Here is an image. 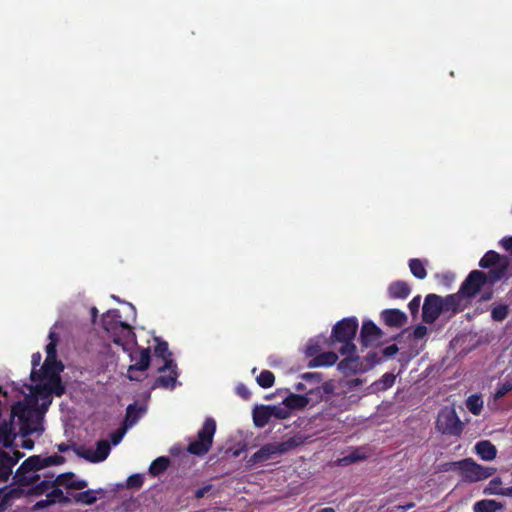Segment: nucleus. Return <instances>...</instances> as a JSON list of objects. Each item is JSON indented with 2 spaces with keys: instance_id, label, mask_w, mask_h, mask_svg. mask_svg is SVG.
I'll return each mask as SVG.
<instances>
[{
  "instance_id": "1",
  "label": "nucleus",
  "mask_w": 512,
  "mask_h": 512,
  "mask_svg": "<svg viewBox=\"0 0 512 512\" xmlns=\"http://www.w3.org/2000/svg\"><path fill=\"white\" fill-rule=\"evenodd\" d=\"M120 311L112 309L103 314L102 326L110 335L112 341L126 351L132 350L136 346V335L133 328L120 320Z\"/></svg>"
},
{
  "instance_id": "2",
  "label": "nucleus",
  "mask_w": 512,
  "mask_h": 512,
  "mask_svg": "<svg viewBox=\"0 0 512 512\" xmlns=\"http://www.w3.org/2000/svg\"><path fill=\"white\" fill-rule=\"evenodd\" d=\"M358 326V319L355 316L343 318L333 326L331 340L334 343H343V346L340 348L341 354L356 353V345L353 343V340Z\"/></svg>"
},
{
  "instance_id": "3",
  "label": "nucleus",
  "mask_w": 512,
  "mask_h": 512,
  "mask_svg": "<svg viewBox=\"0 0 512 512\" xmlns=\"http://www.w3.org/2000/svg\"><path fill=\"white\" fill-rule=\"evenodd\" d=\"M446 465L449 466V469L458 470L463 480L470 483L485 480L496 471L495 468L485 467L476 463L472 458L451 462ZM445 470H448V468Z\"/></svg>"
},
{
  "instance_id": "4",
  "label": "nucleus",
  "mask_w": 512,
  "mask_h": 512,
  "mask_svg": "<svg viewBox=\"0 0 512 512\" xmlns=\"http://www.w3.org/2000/svg\"><path fill=\"white\" fill-rule=\"evenodd\" d=\"M500 274L494 271L487 273L480 270H472L462 282L459 291L465 298H472L485 284L493 285L500 281Z\"/></svg>"
},
{
  "instance_id": "5",
  "label": "nucleus",
  "mask_w": 512,
  "mask_h": 512,
  "mask_svg": "<svg viewBox=\"0 0 512 512\" xmlns=\"http://www.w3.org/2000/svg\"><path fill=\"white\" fill-rule=\"evenodd\" d=\"M216 432V421L212 417L205 419L202 428L198 431L197 439L191 441L187 451L196 456H203L211 449Z\"/></svg>"
},
{
  "instance_id": "6",
  "label": "nucleus",
  "mask_w": 512,
  "mask_h": 512,
  "mask_svg": "<svg viewBox=\"0 0 512 512\" xmlns=\"http://www.w3.org/2000/svg\"><path fill=\"white\" fill-rule=\"evenodd\" d=\"M436 428L443 435L459 437L463 432L464 424L453 406H445L438 413Z\"/></svg>"
},
{
  "instance_id": "7",
  "label": "nucleus",
  "mask_w": 512,
  "mask_h": 512,
  "mask_svg": "<svg viewBox=\"0 0 512 512\" xmlns=\"http://www.w3.org/2000/svg\"><path fill=\"white\" fill-rule=\"evenodd\" d=\"M295 445L296 444L292 438L285 442L265 444L248 459L247 465L251 467L256 464L263 463L271 459L274 455L287 452Z\"/></svg>"
},
{
  "instance_id": "8",
  "label": "nucleus",
  "mask_w": 512,
  "mask_h": 512,
  "mask_svg": "<svg viewBox=\"0 0 512 512\" xmlns=\"http://www.w3.org/2000/svg\"><path fill=\"white\" fill-rule=\"evenodd\" d=\"M110 450L111 447L107 440L97 441L96 450L85 448L82 445H73V451L77 456L84 458L85 460L92 463L104 461L108 457Z\"/></svg>"
},
{
  "instance_id": "9",
  "label": "nucleus",
  "mask_w": 512,
  "mask_h": 512,
  "mask_svg": "<svg viewBox=\"0 0 512 512\" xmlns=\"http://www.w3.org/2000/svg\"><path fill=\"white\" fill-rule=\"evenodd\" d=\"M479 267L499 273L500 280L505 277L509 268V260L507 256L500 255L494 250L487 251L479 261Z\"/></svg>"
},
{
  "instance_id": "10",
  "label": "nucleus",
  "mask_w": 512,
  "mask_h": 512,
  "mask_svg": "<svg viewBox=\"0 0 512 512\" xmlns=\"http://www.w3.org/2000/svg\"><path fill=\"white\" fill-rule=\"evenodd\" d=\"M169 371V374L166 376H159L155 379L152 389L163 388L173 390L177 384L178 371L177 364L173 361V359H168L163 363L162 366L158 368V372L163 373Z\"/></svg>"
},
{
  "instance_id": "11",
  "label": "nucleus",
  "mask_w": 512,
  "mask_h": 512,
  "mask_svg": "<svg viewBox=\"0 0 512 512\" xmlns=\"http://www.w3.org/2000/svg\"><path fill=\"white\" fill-rule=\"evenodd\" d=\"M442 313V297L434 293L426 295L422 307L423 322L432 324L439 318Z\"/></svg>"
},
{
  "instance_id": "12",
  "label": "nucleus",
  "mask_w": 512,
  "mask_h": 512,
  "mask_svg": "<svg viewBox=\"0 0 512 512\" xmlns=\"http://www.w3.org/2000/svg\"><path fill=\"white\" fill-rule=\"evenodd\" d=\"M27 461L28 458L21 463L13 476L14 483L21 487L33 485L40 480V475L37 472L41 470V468L38 466H25Z\"/></svg>"
},
{
  "instance_id": "13",
  "label": "nucleus",
  "mask_w": 512,
  "mask_h": 512,
  "mask_svg": "<svg viewBox=\"0 0 512 512\" xmlns=\"http://www.w3.org/2000/svg\"><path fill=\"white\" fill-rule=\"evenodd\" d=\"M383 336V331L371 320L362 323L360 330V344L368 348L377 344Z\"/></svg>"
},
{
  "instance_id": "14",
  "label": "nucleus",
  "mask_w": 512,
  "mask_h": 512,
  "mask_svg": "<svg viewBox=\"0 0 512 512\" xmlns=\"http://www.w3.org/2000/svg\"><path fill=\"white\" fill-rule=\"evenodd\" d=\"M346 357L338 363V370L345 375L356 374L364 372V362L361 361L360 357L353 354H345Z\"/></svg>"
},
{
  "instance_id": "15",
  "label": "nucleus",
  "mask_w": 512,
  "mask_h": 512,
  "mask_svg": "<svg viewBox=\"0 0 512 512\" xmlns=\"http://www.w3.org/2000/svg\"><path fill=\"white\" fill-rule=\"evenodd\" d=\"M383 322L389 327L401 328L407 321V315L399 309H385L380 314Z\"/></svg>"
},
{
  "instance_id": "16",
  "label": "nucleus",
  "mask_w": 512,
  "mask_h": 512,
  "mask_svg": "<svg viewBox=\"0 0 512 512\" xmlns=\"http://www.w3.org/2000/svg\"><path fill=\"white\" fill-rule=\"evenodd\" d=\"M129 352L131 361H135V364L130 365L129 371L133 370L145 371L150 365V349H139L137 348L135 351L132 349Z\"/></svg>"
},
{
  "instance_id": "17",
  "label": "nucleus",
  "mask_w": 512,
  "mask_h": 512,
  "mask_svg": "<svg viewBox=\"0 0 512 512\" xmlns=\"http://www.w3.org/2000/svg\"><path fill=\"white\" fill-rule=\"evenodd\" d=\"M65 462V458L60 455H51L47 457H41L39 455H32L28 457V461L25 466L40 467L44 469L46 467L61 465Z\"/></svg>"
},
{
  "instance_id": "18",
  "label": "nucleus",
  "mask_w": 512,
  "mask_h": 512,
  "mask_svg": "<svg viewBox=\"0 0 512 512\" xmlns=\"http://www.w3.org/2000/svg\"><path fill=\"white\" fill-rule=\"evenodd\" d=\"M463 298L464 296L460 294V291L442 297L443 313L451 312L452 314H457L463 311L465 308Z\"/></svg>"
},
{
  "instance_id": "19",
  "label": "nucleus",
  "mask_w": 512,
  "mask_h": 512,
  "mask_svg": "<svg viewBox=\"0 0 512 512\" xmlns=\"http://www.w3.org/2000/svg\"><path fill=\"white\" fill-rule=\"evenodd\" d=\"M64 370V365L57 358L45 359L41 369L40 376L41 380L60 377V373Z\"/></svg>"
},
{
  "instance_id": "20",
  "label": "nucleus",
  "mask_w": 512,
  "mask_h": 512,
  "mask_svg": "<svg viewBox=\"0 0 512 512\" xmlns=\"http://www.w3.org/2000/svg\"><path fill=\"white\" fill-rule=\"evenodd\" d=\"M387 293L391 299H406L411 293V287L406 281L397 280L389 284Z\"/></svg>"
},
{
  "instance_id": "21",
  "label": "nucleus",
  "mask_w": 512,
  "mask_h": 512,
  "mask_svg": "<svg viewBox=\"0 0 512 512\" xmlns=\"http://www.w3.org/2000/svg\"><path fill=\"white\" fill-rule=\"evenodd\" d=\"M338 360V355L333 351L323 352L313 357L309 363V368L328 367L334 365Z\"/></svg>"
},
{
  "instance_id": "22",
  "label": "nucleus",
  "mask_w": 512,
  "mask_h": 512,
  "mask_svg": "<svg viewBox=\"0 0 512 512\" xmlns=\"http://www.w3.org/2000/svg\"><path fill=\"white\" fill-rule=\"evenodd\" d=\"M17 459H13L7 452L0 450V480L7 481L12 474Z\"/></svg>"
},
{
  "instance_id": "23",
  "label": "nucleus",
  "mask_w": 512,
  "mask_h": 512,
  "mask_svg": "<svg viewBox=\"0 0 512 512\" xmlns=\"http://www.w3.org/2000/svg\"><path fill=\"white\" fill-rule=\"evenodd\" d=\"M16 433L14 432L12 421H4L0 424V442L5 448L13 446Z\"/></svg>"
},
{
  "instance_id": "24",
  "label": "nucleus",
  "mask_w": 512,
  "mask_h": 512,
  "mask_svg": "<svg viewBox=\"0 0 512 512\" xmlns=\"http://www.w3.org/2000/svg\"><path fill=\"white\" fill-rule=\"evenodd\" d=\"M475 451L485 461H491L497 455L496 447L488 440L479 441L475 445Z\"/></svg>"
},
{
  "instance_id": "25",
  "label": "nucleus",
  "mask_w": 512,
  "mask_h": 512,
  "mask_svg": "<svg viewBox=\"0 0 512 512\" xmlns=\"http://www.w3.org/2000/svg\"><path fill=\"white\" fill-rule=\"evenodd\" d=\"M271 418L269 405H261L253 410V422L256 427H265Z\"/></svg>"
},
{
  "instance_id": "26",
  "label": "nucleus",
  "mask_w": 512,
  "mask_h": 512,
  "mask_svg": "<svg viewBox=\"0 0 512 512\" xmlns=\"http://www.w3.org/2000/svg\"><path fill=\"white\" fill-rule=\"evenodd\" d=\"M503 509L504 505L494 499H482L473 505V512H497Z\"/></svg>"
},
{
  "instance_id": "27",
  "label": "nucleus",
  "mask_w": 512,
  "mask_h": 512,
  "mask_svg": "<svg viewBox=\"0 0 512 512\" xmlns=\"http://www.w3.org/2000/svg\"><path fill=\"white\" fill-rule=\"evenodd\" d=\"M53 474L45 475L42 481H38L27 491V495L41 496L47 494L48 490L54 487L52 478Z\"/></svg>"
},
{
  "instance_id": "28",
  "label": "nucleus",
  "mask_w": 512,
  "mask_h": 512,
  "mask_svg": "<svg viewBox=\"0 0 512 512\" xmlns=\"http://www.w3.org/2000/svg\"><path fill=\"white\" fill-rule=\"evenodd\" d=\"M308 404V397L300 394H290L283 400V405H285L290 412L295 409H303Z\"/></svg>"
},
{
  "instance_id": "29",
  "label": "nucleus",
  "mask_w": 512,
  "mask_h": 512,
  "mask_svg": "<svg viewBox=\"0 0 512 512\" xmlns=\"http://www.w3.org/2000/svg\"><path fill=\"white\" fill-rule=\"evenodd\" d=\"M12 412L14 415H17L22 422L21 433L23 436L30 435L31 433H33L36 430V429L30 428L29 417H27L25 415V407L23 404L18 403L16 406L13 407Z\"/></svg>"
},
{
  "instance_id": "30",
  "label": "nucleus",
  "mask_w": 512,
  "mask_h": 512,
  "mask_svg": "<svg viewBox=\"0 0 512 512\" xmlns=\"http://www.w3.org/2000/svg\"><path fill=\"white\" fill-rule=\"evenodd\" d=\"M144 412H145V409L141 406H137L136 403L129 404L126 409L125 422L129 426L136 424Z\"/></svg>"
},
{
  "instance_id": "31",
  "label": "nucleus",
  "mask_w": 512,
  "mask_h": 512,
  "mask_svg": "<svg viewBox=\"0 0 512 512\" xmlns=\"http://www.w3.org/2000/svg\"><path fill=\"white\" fill-rule=\"evenodd\" d=\"M170 460L168 457L161 456L152 461L149 467V473L158 476L169 467Z\"/></svg>"
},
{
  "instance_id": "32",
  "label": "nucleus",
  "mask_w": 512,
  "mask_h": 512,
  "mask_svg": "<svg viewBox=\"0 0 512 512\" xmlns=\"http://www.w3.org/2000/svg\"><path fill=\"white\" fill-rule=\"evenodd\" d=\"M45 389L58 397L62 396L65 393V385L61 380V376L47 379Z\"/></svg>"
},
{
  "instance_id": "33",
  "label": "nucleus",
  "mask_w": 512,
  "mask_h": 512,
  "mask_svg": "<svg viewBox=\"0 0 512 512\" xmlns=\"http://www.w3.org/2000/svg\"><path fill=\"white\" fill-rule=\"evenodd\" d=\"M409 269L412 275L417 279H424L427 276V271L422 260L418 258H412L409 260Z\"/></svg>"
},
{
  "instance_id": "34",
  "label": "nucleus",
  "mask_w": 512,
  "mask_h": 512,
  "mask_svg": "<svg viewBox=\"0 0 512 512\" xmlns=\"http://www.w3.org/2000/svg\"><path fill=\"white\" fill-rule=\"evenodd\" d=\"M466 407L473 415H479L483 408V401L479 395H471L466 400Z\"/></svg>"
},
{
  "instance_id": "35",
  "label": "nucleus",
  "mask_w": 512,
  "mask_h": 512,
  "mask_svg": "<svg viewBox=\"0 0 512 512\" xmlns=\"http://www.w3.org/2000/svg\"><path fill=\"white\" fill-rule=\"evenodd\" d=\"M256 381L260 387L267 389L274 385L275 376L270 370H263L257 376Z\"/></svg>"
},
{
  "instance_id": "36",
  "label": "nucleus",
  "mask_w": 512,
  "mask_h": 512,
  "mask_svg": "<svg viewBox=\"0 0 512 512\" xmlns=\"http://www.w3.org/2000/svg\"><path fill=\"white\" fill-rule=\"evenodd\" d=\"M73 498L76 502L82 503L85 505H92L97 500V497L93 490H86L83 492L76 493L73 495Z\"/></svg>"
},
{
  "instance_id": "37",
  "label": "nucleus",
  "mask_w": 512,
  "mask_h": 512,
  "mask_svg": "<svg viewBox=\"0 0 512 512\" xmlns=\"http://www.w3.org/2000/svg\"><path fill=\"white\" fill-rule=\"evenodd\" d=\"M509 314V307L506 304H499L492 308L491 318L493 321L502 322Z\"/></svg>"
},
{
  "instance_id": "38",
  "label": "nucleus",
  "mask_w": 512,
  "mask_h": 512,
  "mask_svg": "<svg viewBox=\"0 0 512 512\" xmlns=\"http://www.w3.org/2000/svg\"><path fill=\"white\" fill-rule=\"evenodd\" d=\"M46 496L50 500L53 499L54 504L55 503L67 504L70 502V499L64 495L63 491L58 486L52 487L51 490L49 492H47Z\"/></svg>"
},
{
  "instance_id": "39",
  "label": "nucleus",
  "mask_w": 512,
  "mask_h": 512,
  "mask_svg": "<svg viewBox=\"0 0 512 512\" xmlns=\"http://www.w3.org/2000/svg\"><path fill=\"white\" fill-rule=\"evenodd\" d=\"M50 342L46 345V359L57 358L56 346L58 343V335L55 332L49 333Z\"/></svg>"
},
{
  "instance_id": "40",
  "label": "nucleus",
  "mask_w": 512,
  "mask_h": 512,
  "mask_svg": "<svg viewBox=\"0 0 512 512\" xmlns=\"http://www.w3.org/2000/svg\"><path fill=\"white\" fill-rule=\"evenodd\" d=\"M154 353L156 357L162 358L164 363L166 360L172 359V354L168 349V343L166 341H158L154 348Z\"/></svg>"
},
{
  "instance_id": "41",
  "label": "nucleus",
  "mask_w": 512,
  "mask_h": 512,
  "mask_svg": "<svg viewBox=\"0 0 512 512\" xmlns=\"http://www.w3.org/2000/svg\"><path fill=\"white\" fill-rule=\"evenodd\" d=\"M73 472H65L59 474L56 478H52L54 486H64L67 489H70V485L73 482L74 478Z\"/></svg>"
},
{
  "instance_id": "42",
  "label": "nucleus",
  "mask_w": 512,
  "mask_h": 512,
  "mask_svg": "<svg viewBox=\"0 0 512 512\" xmlns=\"http://www.w3.org/2000/svg\"><path fill=\"white\" fill-rule=\"evenodd\" d=\"M42 356L40 352H36L32 354L31 363H32V371L30 374V378L33 382H37L41 380L40 371H37L36 368L40 365Z\"/></svg>"
},
{
  "instance_id": "43",
  "label": "nucleus",
  "mask_w": 512,
  "mask_h": 512,
  "mask_svg": "<svg viewBox=\"0 0 512 512\" xmlns=\"http://www.w3.org/2000/svg\"><path fill=\"white\" fill-rule=\"evenodd\" d=\"M269 406H270L271 417L283 420V419L290 417V415H291L289 409L285 405L283 407L279 406V405H269Z\"/></svg>"
},
{
  "instance_id": "44",
  "label": "nucleus",
  "mask_w": 512,
  "mask_h": 512,
  "mask_svg": "<svg viewBox=\"0 0 512 512\" xmlns=\"http://www.w3.org/2000/svg\"><path fill=\"white\" fill-rule=\"evenodd\" d=\"M383 360V357L379 355L378 352L370 351L366 355L364 361L366 362L364 364L365 371L373 368L375 365L379 364Z\"/></svg>"
},
{
  "instance_id": "45",
  "label": "nucleus",
  "mask_w": 512,
  "mask_h": 512,
  "mask_svg": "<svg viewBox=\"0 0 512 512\" xmlns=\"http://www.w3.org/2000/svg\"><path fill=\"white\" fill-rule=\"evenodd\" d=\"M395 376L392 373H385L382 377L375 382V385L381 386L379 389L387 390L394 385Z\"/></svg>"
},
{
  "instance_id": "46",
  "label": "nucleus",
  "mask_w": 512,
  "mask_h": 512,
  "mask_svg": "<svg viewBox=\"0 0 512 512\" xmlns=\"http://www.w3.org/2000/svg\"><path fill=\"white\" fill-rule=\"evenodd\" d=\"M144 478L141 474H132L127 478L126 486L129 489H140L143 485Z\"/></svg>"
},
{
  "instance_id": "47",
  "label": "nucleus",
  "mask_w": 512,
  "mask_h": 512,
  "mask_svg": "<svg viewBox=\"0 0 512 512\" xmlns=\"http://www.w3.org/2000/svg\"><path fill=\"white\" fill-rule=\"evenodd\" d=\"M512 390V382L511 381H505L504 383H501L494 394L495 399H501L503 398L507 393H509Z\"/></svg>"
},
{
  "instance_id": "48",
  "label": "nucleus",
  "mask_w": 512,
  "mask_h": 512,
  "mask_svg": "<svg viewBox=\"0 0 512 512\" xmlns=\"http://www.w3.org/2000/svg\"><path fill=\"white\" fill-rule=\"evenodd\" d=\"M420 303H421V296L417 295L415 296L409 303L408 308L411 313V315L414 317L418 314L420 309Z\"/></svg>"
},
{
  "instance_id": "49",
  "label": "nucleus",
  "mask_w": 512,
  "mask_h": 512,
  "mask_svg": "<svg viewBox=\"0 0 512 512\" xmlns=\"http://www.w3.org/2000/svg\"><path fill=\"white\" fill-rule=\"evenodd\" d=\"M436 278H438L444 286L449 287L455 277L454 274L447 272L443 274H436Z\"/></svg>"
},
{
  "instance_id": "50",
  "label": "nucleus",
  "mask_w": 512,
  "mask_h": 512,
  "mask_svg": "<svg viewBox=\"0 0 512 512\" xmlns=\"http://www.w3.org/2000/svg\"><path fill=\"white\" fill-rule=\"evenodd\" d=\"M398 350L399 349L396 344L389 345L381 351V356L383 359L392 357L398 352Z\"/></svg>"
},
{
  "instance_id": "51",
  "label": "nucleus",
  "mask_w": 512,
  "mask_h": 512,
  "mask_svg": "<svg viewBox=\"0 0 512 512\" xmlns=\"http://www.w3.org/2000/svg\"><path fill=\"white\" fill-rule=\"evenodd\" d=\"M53 504H54V500L53 499L50 500L46 497L45 499L37 501L33 506V510H41V509L47 508Z\"/></svg>"
},
{
  "instance_id": "52",
  "label": "nucleus",
  "mask_w": 512,
  "mask_h": 512,
  "mask_svg": "<svg viewBox=\"0 0 512 512\" xmlns=\"http://www.w3.org/2000/svg\"><path fill=\"white\" fill-rule=\"evenodd\" d=\"M490 493L505 497H512V486L505 488L500 487L499 489L494 488Z\"/></svg>"
},
{
  "instance_id": "53",
  "label": "nucleus",
  "mask_w": 512,
  "mask_h": 512,
  "mask_svg": "<svg viewBox=\"0 0 512 512\" xmlns=\"http://www.w3.org/2000/svg\"><path fill=\"white\" fill-rule=\"evenodd\" d=\"M125 434V429H118L111 434V442L113 445H117L121 442L123 436Z\"/></svg>"
},
{
  "instance_id": "54",
  "label": "nucleus",
  "mask_w": 512,
  "mask_h": 512,
  "mask_svg": "<svg viewBox=\"0 0 512 512\" xmlns=\"http://www.w3.org/2000/svg\"><path fill=\"white\" fill-rule=\"evenodd\" d=\"M427 334V327L424 325H417L413 331L415 339H422Z\"/></svg>"
},
{
  "instance_id": "55",
  "label": "nucleus",
  "mask_w": 512,
  "mask_h": 512,
  "mask_svg": "<svg viewBox=\"0 0 512 512\" xmlns=\"http://www.w3.org/2000/svg\"><path fill=\"white\" fill-rule=\"evenodd\" d=\"M211 487H212V486L209 484V485H205V486H203V487H201V488L197 489V490L195 491V498H196V499H201V498H203V497L206 495V493H208V492L211 490Z\"/></svg>"
},
{
  "instance_id": "56",
  "label": "nucleus",
  "mask_w": 512,
  "mask_h": 512,
  "mask_svg": "<svg viewBox=\"0 0 512 512\" xmlns=\"http://www.w3.org/2000/svg\"><path fill=\"white\" fill-rule=\"evenodd\" d=\"M237 394L239 396H241L243 399H248L251 395L250 391L248 390V388L241 384L237 387Z\"/></svg>"
},
{
  "instance_id": "57",
  "label": "nucleus",
  "mask_w": 512,
  "mask_h": 512,
  "mask_svg": "<svg viewBox=\"0 0 512 512\" xmlns=\"http://www.w3.org/2000/svg\"><path fill=\"white\" fill-rule=\"evenodd\" d=\"M88 486L86 480H76L71 483L70 489L82 490Z\"/></svg>"
},
{
  "instance_id": "58",
  "label": "nucleus",
  "mask_w": 512,
  "mask_h": 512,
  "mask_svg": "<svg viewBox=\"0 0 512 512\" xmlns=\"http://www.w3.org/2000/svg\"><path fill=\"white\" fill-rule=\"evenodd\" d=\"M501 246L506 250L512 253V236L505 237L500 241Z\"/></svg>"
},
{
  "instance_id": "59",
  "label": "nucleus",
  "mask_w": 512,
  "mask_h": 512,
  "mask_svg": "<svg viewBox=\"0 0 512 512\" xmlns=\"http://www.w3.org/2000/svg\"><path fill=\"white\" fill-rule=\"evenodd\" d=\"M319 350V346L317 344H309L307 347H306V355L308 357H315L316 353L318 352Z\"/></svg>"
},
{
  "instance_id": "60",
  "label": "nucleus",
  "mask_w": 512,
  "mask_h": 512,
  "mask_svg": "<svg viewBox=\"0 0 512 512\" xmlns=\"http://www.w3.org/2000/svg\"><path fill=\"white\" fill-rule=\"evenodd\" d=\"M304 380H315L317 383L321 381V376L318 373H304L302 374Z\"/></svg>"
},
{
  "instance_id": "61",
  "label": "nucleus",
  "mask_w": 512,
  "mask_h": 512,
  "mask_svg": "<svg viewBox=\"0 0 512 512\" xmlns=\"http://www.w3.org/2000/svg\"><path fill=\"white\" fill-rule=\"evenodd\" d=\"M73 445H76L75 443H72L71 445L70 444H67L65 442H62L60 444L57 445V450L60 452V453H65L67 451H69L70 449H73Z\"/></svg>"
},
{
  "instance_id": "62",
  "label": "nucleus",
  "mask_w": 512,
  "mask_h": 512,
  "mask_svg": "<svg viewBox=\"0 0 512 512\" xmlns=\"http://www.w3.org/2000/svg\"><path fill=\"white\" fill-rule=\"evenodd\" d=\"M22 447L30 450L34 447V442L30 439L24 440L22 443Z\"/></svg>"
},
{
  "instance_id": "63",
  "label": "nucleus",
  "mask_w": 512,
  "mask_h": 512,
  "mask_svg": "<svg viewBox=\"0 0 512 512\" xmlns=\"http://www.w3.org/2000/svg\"><path fill=\"white\" fill-rule=\"evenodd\" d=\"M362 380L359 379V378H355V379H352L350 382H349V386L350 387H356V386H359L362 384Z\"/></svg>"
},
{
  "instance_id": "64",
  "label": "nucleus",
  "mask_w": 512,
  "mask_h": 512,
  "mask_svg": "<svg viewBox=\"0 0 512 512\" xmlns=\"http://www.w3.org/2000/svg\"><path fill=\"white\" fill-rule=\"evenodd\" d=\"M317 512H335V509L332 507H326L318 510Z\"/></svg>"
}]
</instances>
